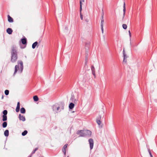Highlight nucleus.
I'll return each instance as SVG.
<instances>
[{
  "label": "nucleus",
  "mask_w": 157,
  "mask_h": 157,
  "mask_svg": "<svg viewBox=\"0 0 157 157\" xmlns=\"http://www.w3.org/2000/svg\"><path fill=\"white\" fill-rule=\"evenodd\" d=\"M17 48L15 45H13L11 48V61L13 63L16 62L18 58Z\"/></svg>",
  "instance_id": "nucleus-1"
},
{
  "label": "nucleus",
  "mask_w": 157,
  "mask_h": 157,
  "mask_svg": "<svg viewBox=\"0 0 157 157\" xmlns=\"http://www.w3.org/2000/svg\"><path fill=\"white\" fill-rule=\"evenodd\" d=\"M18 65H16L15 67V71L13 75H15L18 70L22 73L23 69V62L21 60H18L17 61Z\"/></svg>",
  "instance_id": "nucleus-2"
},
{
  "label": "nucleus",
  "mask_w": 157,
  "mask_h": 157,
  "mask_svg": "<svg viewBox=\"0 0 157 157\" xmlns=\"http://www.w3.org/2000/svg\"><path fill=\"white\" fill-rule=\"evenodd\" d=\"M21 41L22 44L23 45H22L21 44L20 45V47L21 48L23 49L26 48L27 44V40L26 38L24 37L21 39Z\"/></svg>",
  "instance_id": "nucleus-3"
},
{
  "label": "nucleus",
  "mask_w": 157,
  "mask_h": 157,
  "mask_svg": "<svg viewBox=\"0 0 157 157\" xmlns=\"http://www.w3.org/2000/svg\"><path fill=\"white\" fill-rule=\"evenodd\" d=\"M83 134H85V136H90L91 135V132L88 130H85L83 132Z\"/></svg>",
  "instance_id": "nucleus-4"
},
{
  "label": "nucleus",
  "mask_w": 157,
  "mask_h": 157,
  "mask_svg": "<svg viewBox=\"0 0 157 157\" xmlns=\"http://www.w3.org/2000/svg\"><path fill=\"white\" fill-rule=\"evenodd\" d=\"M90 149H92L94 146V141L92 139H90L89 140Z\"/></svg>",
  "instance_id": "nucleus-5"
},
{
  "label": "nucleus",
  "mask_w": 157,
  "mask_h": 157,
  "mask_svg": "<svg viewBox=\"0 0 157 157\" xmlns=\"http://www.w3.org/2000/svg\"><path fill=\"white\" fill-rule=\"evenodd\" d=\"M123 14L122 17V20H123L124 17L125 13L126 12V8H125V2H124V4H123Z\"/></svg>",
  "instance_id": "nucleus-6"
},
{
  "label": "nucleus",
  "mask_w": 157,
  "mask_h": 157,
  "mask_svg": "<svg viewBox=\"0 0 157 157\" xmlns=\"http://www.w3.org/2000/svg\"><path fill=\"white\" fill-rule=\"evenodd\" d=\"M84 130H81L78 131L77 132V134L79 135L80 136H85V134H83V132Z\"/></svg>",
  "instance_id": "nucleus-7"
},
{
  "label": "nucleus",
  "mask_w": 157,
  "mask_h": 157,
  "mask_svg": "<svg viewBox=\"0 0 157 157\" xmlns=\"http://www.w3.org/2000/svg\"><path fill=\"white\" fill-rule=\"evenodd\" d=\"M91 70L92 71V74L94 75V78H95V71L94 67L93 65L91 66Z\"/></svg>",
  "instance_id": "nucleus-8"
},
{
  "label": "nucleus",
  "mask_w": 157,
  "mask_h": 157,
  "mask_svg": "<svg viewBox=\"0 0 157 157\" xmlns=\"http://www.w3.org/2000/svg\"><path fill=\"white\" fill-rule=\"evenodd\" d=\"M8 20L10 23H12L13 22V18L11 17L9 15H7Z\"/></svg>",
  "instance_id": "nucleus-9"
},
{
  "label": "nucleus",
  "mask_w": 157,
  "mask_h": 157,
  "mask_svg": "<svg viewBox=\"0 0 157 157\" xmlns=\"http://www.w3.org/2000/svg\"><path fill=\"white\" fill-rule=\"evenodd\" d=\"M7 33L9 34L10 35L12 34L13 32L12 29L10 28H8L6 29Z\"/></svg>",
  "instance_id": "nucleus-10"
},
{
  "label": "nucleus",
  "mask_w": 157,
  "mask_h": 157,
  "mask_svg": "<svg viewBox=\"0 0 157 157\" xmlns=\"http://www.w3.org/2000/svg\"><path fill=\"white\" fill-rule=\"evenodd\" d=\"M67 144H65L64 145L62 149V151L65 155L66 154V149L67 147Z\"/></svg>",
  "instance_id": "nucleus-11"
},
{
  "label": "nucleus",
  "mask_w": 157,
  "mask_h": 157,
  "mask_svg": "<svg viewBox=\"0 0 157 157\" xmlns=\"http://www.w3.org/2000/svg\"><path fill=\"white\" fill-rule=\"evenodd\" d=\"M101 118V117L99 116V117H98L97 118V120H96L97 123L99 125H100V124L101 123V121H100Z\"/></svg>",
  "instance_id": "nucleus-12"
},
{
  "label": "nucleus",
  "mask_w": 157,
  "mask_h": 157,
  "mask_svg": "<svg viewBox=\"0 0 157 157\" xmlns=\"http://www.w3.org/2000/svg\"><path fill=\"white\" fill-rule=\"evenodd\" d=\"M20 108V104L19 102H17V106L16 109V112H18L19 111Z\"/></svg>",
  "instance_id": "nucleus-13"
},
{
  "label": "nucleus",
  "mask_w": 157,
  "mask_h": 157,
  "mask_svg": "<svg viewBox=\"0 0 157 157\" xmlns=\"http://www.w3.org/2000/svg\"><path fill=\"white\" fill-rule=\"evenodd\" d=\"M19 118L20 120L22 121H25V117L23 116H21L20 114L19 115Z\"/></svg>",
  "instance_id": "nucleus-14"
},
{
  "label": "nucleus",
  "mask_w": 157,
  "mask_h": 157,
  "mask_svg": "<svg viewBox=\"0 0 157 157\" xmlns=\"http://www.w3.org/2000/svg\"><path fill=\"white\" fill-rule=\"evenodd\" d=\"M38 44V42L37 41H36L32 45V48L33 49H34L37 46Z\"/></svg>",
  "instance_id": "nucleus-15"
},
{
  "label": "nucleus",
  "mask_w": 157,
  "mask_h": 157,
  "mask_svg": "<svg viewBox=\"0 0 157 157\" xmlns=\"http://www.w3.org/2000/svg\"><path fill=\"white\" fill-rule=\"evenodd\" d=\"M74 106V104L72 103H71L69 105V107L70 109H72Z\"/></svg>",
  "instance_id": "nucleus-16"
},
{
  "label": "nucleus",
  "mask_w": 157,
  "mask_h": 157,
  "mask_svg": "<svg viewBox=\"0 0 157 157\" xmlns=\"http://www.w3.org/2000/svg\"><path fill=\"white\" fill-rule=\"evenodd\" d=\"M4 135L6 136H8L9 135V131L8 130H6L4 132Z\"/></svg>",
  "instance_id": "nucleus-17"
},
{
  "label": "nucleus",
  "mask_w": 157,
  "mask_h": 157,
  "mask_svg": "<svg viewBox=\"0 0 157 157\" xmlns=\"http://www.w3.org/2000/svg\"><path fill=\"white\" fill-rule=\"evenodd\" d=\"M82 2H84V0H80V12L81 11V10H82Z\"/></svg>",
  "instance_id": "nucleus-18"
},
{
  "label": "nucleus",
  "mask_w": 157,
  "mask_h": 157,
  "mask_svg": "<svg viewBox=\"0 0 157 157\" xmlns=\"http://www.w3.org/2000/svg\"><path fill=\"white\" fill-rule=\"evenodd\" d=\"M20 112L21 113H24L25 112V109L24 108H22L21 109Z\"/></svg>",
  "instance_id": "nucleus-19"
},
{
  "label": "nucleus",
  "mask_w": 157,
  "mask_h": 157,
  "mask_svg": "<svg viewBox=\"0 0 157 157\" xmlns=\"http://www.w3.org/2000/svg\"><path fill=\"white\" fill-rule=\"evenodd\" d=\"M3 119H2V121H5L7 120V117L6 115H3L2 116Z\"/></svg>",
  "instance_id": "nucleus-20"
},
{
  "label": "nucleus",
  "mask_w": 157,
  "mask_h": 157,
  "mask_svg": "<svg viewBox=\"0 0 157 157\" xmlns=\"http://www.w3.org/2000/svg\"><path fill=\"white\" fill-rule=\"evenodd\" d=\"M88 62V57L87 55H86L85 56V65H86Z\"/></svg>",
  "instance_id": "nucleus-21"
},
{
  "label": "nucleus",
  "mask_w": 157,
  "mask_h": 157,
  "mask_svg": "<svg viewBox=\"0 0 157 157\" xmlns=\"http://www.w3.org/2000/svg\"><path fill=\"white\" fill-rule=\"evenodd\" d=\"M7 123L6 122H4L2 124V127L3 128H5L7 126Z\"/></svg>",
  "instance_id": "nucleus-22"
},
{
  "label": "nucleus",
  "mask_w": 157,
  "mask_h": 157,
  "mask_svg": "<svg viewBox=\"0 0 157 157\" xmlns=\"http://www.w3.org/2000/svg\"><path fill=\"white\" fill-rule=\"evenodd\" d=\"M123 52L124 58H127V55H126V54L125 52V51H124V50H123Z\"/></svg>",
  "instance_id": "nucleus-23"
},
{
  "label": "nucleus",
  "mask_w": 157,
  "mask_h": 157,
  "mask_svg": "<svg viewBox=\"0 0 157 157\" xmlns=\"http://www.w3.org/2000/svg\"><path fill=\"white\" fill-rule=\"evenodd\" d=\"M28 133V132L27 130H25L22 133V135L23 136L25 135Z\"/></svg>",
  "instance_id": "nucleus-24"
},
{
  "label": "nucleus",
  "mask_w": 157,
  "mask_h": 157,
  "mask_svg": "<svg viewBox=\"0 0 157 157\" xmlns=\"http://www.w3.org/2000/svg\"><path fill=\"white\" fill-rule=\"evenodd\" d=\"M104 20L103 19H101V26H103Z\"/></svg>",
  "instance_id": "nucleus-25"
},
{
  "label": "nucleus",
  "mask_w": 157,
  "mask_h": 157,
  "mask_svg": "<svg viewBox=\"0 0 157 157\" xmlns=\"http://www.w3.org/2000/svg\"><path fill=\"white\" fill-rule=\"evenodd\" d=\"M9 91L7 90H6L5 91V94L6 95H7L9 94Z\"/></svg>",
  "instance_id": "nucleus-26"
},
{
  "label": "nucleus",
  "mask_w": 157,
  "mask_h": 157,
  "mask_svg": "<svg viewBox=\"0 0 157 157\" xmlns=\"http://www.w3.org/2000/svg\"><path fill=\"white\" fill-rule=\"evenodd\" d=\"M122 27L124 29H126L127 28V25L125 24H123L122 25Z\"/></svg>",
  "instance_id": "nucleus-27"
},
{
  "label": "nucleus",
  "mask_w": 157,
  "mask_h": 157,
  "mask_svg": "<svg viewBox=\"0 0 157 157\" xmlns=\"http://www.w3.org/2000/svg\"><path fill=\"white\" fill-rule=\"evenodd\" d=\"M3 115H6L7 113V111L6 110H5L3 111Z\"/></svg>",
  "instance_id": "nucleus-28"
},
{
  "label": "nucleus",
  "mask_w": 157,
  "mask_h": 157,
  "mask_svg": "<svg viewBox=\"0 0 157 157\" xmlns=\"http://www.w3.org/2000/svg\"><path fill=\"white\" fill-rule=\"evenodd\" d=\"M148 151L149 154L151 156V157H153V156L151 154V152L150 149H148Z\"/></svg>",
  "instance_id": "nucleus-29"
},
{
  "label": "nucleus",
  "mask_w": 157,
  "mask_h": 157,
  "mask_svg": "<svg viewBox=\"0 0 157 157\" xmlns=\"http://www.w3.org/2000/svg\"><path fill=\"white\" fill-rule=\"evenodd\" d=\"M38 149V148H36L34 150V151H33V152H32V154H34L35 152H36V151H37Z\"/></svg>",
  "instance_id": "nucleus-30"
},
{
  "label": "nucleus",
  "mask_w": 157,
  "mask_h": 157,
  "mask_svg": "<svg viewBox=\"0 0 157 157\" xmlns=\"http://www.w3.org/2000/svg\"><path fill=\"white\" fill-rule=\"evenodd\" d=\"M33 98H38V97L37 95H35L33 97Z\"/></svg>",
  "instance_id": "nucleus-31"
},
{
  "label": "nucleus",
  "mask_w": 157,
  "mask_h": 157,
  "mask_svg": "<svg viewBox=\"0 0 157 157\" xmlns=\"http://www.w3.org/2000/svg\"><path fill=\"white\" fill-rule=\"evenodd\" d=\"M101 30L102 32V33H103V26H101Z\"/></svg>",
  "instance_id": "nucleus-32"
},
{
  "label": "nucleus",
  "mask_w": 157,
  "mask_h": 157,
  "mask_svg": "<svg viewBox=\"0 0 157 157\" xmlns=\"http://www.w3.org/2000/svg\"><path fill=\"white\" fill-rule=\"evenodd\" d=\"M80 13H81V12H80ZM80 18L81 20H82L83 19V16L82 15L81 13H80Z\"/></svg>",
  "instance_id": "nucleus-33"
},
{
  "label": "nucleus",
  "mask_w": 157,
  "mask_h": 157,
  "mask_svg": "<svg viewBox=\"0 0 157 157\" xmlns=\"http://www.w3.org/2000/svg\"><path fill=\"white\" fill-rule=\"evenodd\" d=\"M126 59L127 58H124L123 62H127V59Z\"/></svg>",
  "instance_id": "nucleus-34"
},
{
  "label": "nucleus",
  "mask_w": 157,
  "mask_h": 157,
  "mask_svg": "<svg viewBox=\"0 0 157 157\" xmlns=\"http://www.w3.org/2000/svg\"><path fill=\"white\" fill-rule=\"evenodd\" d=\"M35 101H38L39 99H33Z\"/></svg>",
  "instance_id": "nucleus-35"
},
{
  "label": "nucleus",
  "mask_w": 157,
  "mask_h": 157,
  "mask_svg": "<svg viewBox=\"0 0 157 157\" xmlns=\"http://www.w3.org/2000/svg\"><path fill=\"white\" fill-rule=\"evenodd\" d=\"M128 32H129V36H130V37H131V32H130V30H129V31H128Z\"/></svg>",
  "instance_id": "nucleus-36"
},
{
  "label": "nucleus",
  "mask_w": 157,
  "mask_h": 157,
  "mask_svg": "<svg viewBox=\"0 0 157 157\" xmlns=\"http://www.w3.org/2000/svg\"><path fill=\"white\" fill-rule=\"evenodd\" d=\"M101 115H103L104 114V112H103V111H102L101 112Z\"/></svg>",
  "instance_id": "nucleus-37"
},
{
  "label": "nucleus",
  "mask_w": 157,
  "mask_h": 157,
  "mask_svg": "<svg viewBox=\"0 0 157 157\" xmlns=\"http://www.w3.org/2000/svg\"><path fill=\"white\" fill-rule=\"evenodd\" d=\"M59 108H60L58 106V107H57V108H56L57 110V111L59 110Z\"/></svg>",
  "instance_id": "nucleus-38"
},
{
  "label": "nucleus",
  "mask_w": 157,
  "mask_h": 157,
  "mask_svg": "<svg viewBox=\"0 0 157 157\" xmlns=\"http://www.w3.org/2000/svg\"><path fill=\"white\" fill-rule=\"evenodd\" d=\"M102 15H103V16H104V11H103V10H102Z\"/></svg>",
  "instance_id": "nucleus-39"
},
{
  "label": "nucleus",
  "mask_w": 157,
  "mask_h": 157,
  "mask_svg": "<svg viewBox=\"0 0 157 157\" xmlns=\"http://www.w3.org/2000/svg\"><path fill=\"white\" fill-rule=\"evenodd\" d=\"M103 15H101V19H103Z\"/></svg>",
  "instance_id": "nucleus-40"
},
{
  "label": "nucleus",
  "mask_w": 157,
  "mask_h": 157,
  "mask_svg": "<svg viewBox=\"0 0 157 157\" xmlns=\"http://www.w3.org/2000/svg\"><path fill=\"white\" fill-rule=\"evenodd\" d=\"M3 97H4L3 95V94H2V98H3Z\"/></svg>",
  "instance_id": "nucleus-41"
},
{
  "label": "nucleus",
  "mask_w": 157,
  "mask_h": 157,
  "mask_svg": "<svg viewBox=\"0 0 157 157\" xmlns=\"http://www.w3.org/2000/svg\"><path fill=\"white\" fill-rule=\"evenodd\" d=\"M67 157H69L67 156Z\"/></svg>",
  "instance_id": "nucleus-42"
}]
</instances>
